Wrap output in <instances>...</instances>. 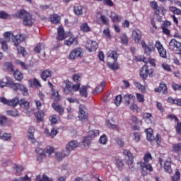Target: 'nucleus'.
I'll return each instance as SVG.
<instances>
[{
	"label": "nucleus",
	"instance_id": "f257e3e1",
	"mask_svg": "<svg viewBox=\"0 0 181 181\" xmlns=\"http://www.w3.org/2000/svg\"><path fill=\"white\" fill-rule=\"evenodd\" d=\"M141 47H143L144 54H147L149 56L152 52H155V47L157 49L158 54L160 57H162V59H166L167 54H166V49L165 47H163V45L162 43H160V41H156L155 44V47L153 46V44H150L149 45H146V42H145L144 40H142L141 42Z\"/></svg>",
	"mask_w": 181,
	"mask_h": 181
},
{
	"label": "nucleus",
	"instance_id": "f03ea898",
	"mask_svg": "<svg viewBox=\"0 0 181 181\" xmlns=\"http://www.w3.org/2000/svg\"><path fill=\"white\" fill-rule=\"evenodd\" d=\"M16 16L18 19H23L24 26H32L35 23V19H33L32 15L25 9L17 11Z\"/></svg>",
	"mask_w": 181,
	"mask_h": 181
},
{
	"label": "nucleus",
	"instance_id": "7ed1b4c3",
	"mask_svg": "<svg viewBox=\"0 0 181 181\" xmlns=\"http://www.w3.org/2000/svg\"><path fill=\"white\" fill-rule=\"evenodd\" d=\"M78 142L76 141H71L66 144V153L62 151V153H56V159L58 162H62L63 160V158H66L70 155L71 151H74L76 148L78 146Z\"/></svg>",
	"mask_w": 181,
	"mask_h": 181
},
{
	"label": "nucleus",
	"instance_id": "20e7f679",
	"mask_svg": "<svg viewBox=\"0 0 181 181\" xmlns=\"http://www.w3.org/2000/svg\"><path fill=\"white\" fill-rule=\"evenodd\" d=\"M35 152L37 153V161L39 162V163H41L43 159L46 158V153H48L49 156H50V155L54 152V148L47 146L46 147V150H44L40 147H37L35 149Z\"/></svg>",
	"mask_w": 181,
	"mask_h": 181
},
{
	"label": "nucleus",
	"instance_id": "39448f33",
	"mask_svg": "<svg viewBox=\"0 0 181 181\" xmlns=\"http://www.w3.org/2000/svg\"><path fill=\"white\" fill-rule=\"evenodd\" d=\"M65 84V87L64 88V93H66V94H70V93L77 92L80 90V87H81V84L80 83L73 84L71 81L69 80H65L64 81Z\"/></svg>",
	"mask_w": 181,
	"mask_h": 181
},
{
	"label": "nucleus",
	"instance_id": "423d86ee",
	"mask_svg": "<svg viewBox=\"0 0 181 181\" xmlns=\"http://www.w3.org/2000/svg\"><path fill=\"white\" fill-rule=\"evenodd\" d=\"M7 86H9L11 88H13L14 91H18L19 90L23 93V95H28V88L21 83H14L12 81H7Z\"/></svg>",
	"mask_w": 181,
	"mask_h": 181
},
{
	"label": "nucleus",
	"instance_id": "0eeeda50",
	"mask_svg": "<svg viewBox=\"0 0 181 181\" xmlns=\"http://www.w3.org/2000/svg\"><path fill=\"white\" fill-rule=\"evenodd\" d=\"M139 76L145 81L148 77H153V69H149L148 65L145 64L141 68Z\"/></svg>",
	"mask_w": 181,
	"mask_h": 181
},
{
	"label": "nucleus",
	"instance_id": "6e6552de",
	"mask_svg": "<svg viewBox=\"0 0 181 181\" xmlns=\"http://www.w3.org/2000/svg\"><path fill=\"white\" fill-rule=\"evenodd\" d=\"M78 118L82 122H86L88 119V112H87V107L86 105L81 104L79 105L78 109Z\"/></svg>",
	"mask_w": 181,
	"mask_h": 181
},
{
	"label": "nucleus",
	"instance_id": "1a4fd4ad",
	"mask_svg": "<svg viewBox=\"0 0 181 181\" xmlns=\"http://www.w3.org/2000/svg\"><path fill=\"white\" fill-rule=\"evenodd\" d=\"M78 57H83V49L80 47L74 49L68 56L69 60H76Z\"/></svg>",
	"mask_w": 181,
	"mask_h": 181
},
{
	"label": "nucleus",
	"instance_id": "9d476101",
	"mask_svg": "<svg viewBox=\"0 0 181 181\" xmlns=\"http://www.w3.org/2000/svg\"><path fill=\"white\" fill-rule=\"evenodd\" d=\"M0 100L1 103L6 105H8V107H16L18 104H19V98L16 97L11 100L6 99L5 97L0 98Z\"/></svg>",
	"mask_w": 181,
	"mask_h": 181
},
{
	"label": "nucleus",
	"instance_id": "9b49d317",
	"mask_svg": "<svg viewBox=\"0 0 181 181\" xmlns=\"http://www.w3.org/2000/svg\"><path fill=\"white\" fill-rule=\"evenodd\" d=\"M86 47L90 52H95L97 49H98V42L91 40H88L86 41Z\"/></svg>",
	"mask_w": 181,
	"mask_h": 181
},
{
	"label": "nucleus",
	"instance_id": "f8f14e48",
	"mask_svg": "<svg viewBox=\"0 0 181 181\" xmlns=\"http://www.w3.org/2000/svg\"><path fill=\"white\" fill-rule=\"evenodd\" d=\"M170 49L174 52H181V43L177 42L175 39H172L169 43Z\"/></svg>",
	"mask_w": 181,
	"mask_h": 181
},
{
	"label": "nucleus",
	"instance_id": "ddd939ff",
	"mask_svg": "<svg viewBox=\"0 0 181 181\" xmlns=\"http://www.w3.org/2000/svg\"><path fill=\"white\" fill-rule=\"evenodd\" d=\"M132 38L135 43H139L142 39V33L139 29L134 30L132 32Z\"/></svg>",
	"mask_w": 181,
	"mask_h": 181
},
{
	"label": "nucleus",
	"instance_id": "4468645a",
	"mask_svg": "<svg viewBox=\"0 0 181 181\" xmlns=\"http://www.w3.org/2000/svg\"><path fill=\"white\" fill-rule=\"evenodd\" d=\"M123 153L127 157L126 163L127 165H132V163H134V156L132 155V153L128 149H124Z\"/></svg>",
	"mask_w": 181,
	"mask_h": 181
},
{
	"label": "nucleus",
	"instance_id": "2eb2a0df",
	"mask_svg": "<svg viewBox=\"0 0 181 181\" xmlns=\"http://www.w3.org/2000/svg\"><path fill=\"white\" fill-rule=\"evenodd\" d=\"M52 107L56 112H58L59 115H63L64 114V107L62 105H57V103L54 102L52 104Z\"/></svg>",
	"mask_w": 181,
	"mask_h": 181
},
{
	"label": "nucleus",
	"instance_id": "dca6fc26",
	"mask_svg": "<svg viewBox=\"0 0 181 181\" xmlns=\"http://www.w3.org/2000/svg\"><path fill=\"white\" fill-rule=\"evenodd\" d=\"M23 40H25V37H23V35L22 34L13 36L12 38V42L14 43V46H19V43H21Z\"/></svg>",
	"mask_w": 181,
	"mask_h": 181
},
{
	"label": "nucleus",
	"instance_id": "f3484780",
	"mask_svg": "<svg viewBox=\"0 0 181 181\" xmlns=\"http://www.w3.org/2000/svg\"><path fill=\"white\" fill-rule=\"evenodd\" d=\"M124 101L125 105H129L131 103H134L135 101V95L132 94H127L124 96Z\"/></svg>",
	"mask_w": 181,
	"mask_h": 181
},
{
	"label": "nucleus",
	"instance_id": "a211bd4d",
	"mask_svg": "<svg viewBox=\"0 0 181 181\" xmlns=\"http://www.w3.org/2000/svg\"><path fill=\"white\" fill-rule=\"evenodd\" d=\"M146 134V139L148 142H153L155 141V136H153V130L152 128H148L145 130Z\"/></svg>",
	"mask_w": 181,
	"mask_h": 181
},
{
	"label": "nucleus",
	"instance_id": "6ab92c4d",
	"mask_svg": "<svg viewBox=\"0 0 181 181\" xmlns=\"http://www.w3.org/2000/svg\"><path fill=\"white\" fill-rule=\"evenodd\" d=\"M40 77L43 81H47L49 77H52V71L50 69H45L40 74Z\"/></svg>",
	"mask_w": 181,
	"mask_h": 181
},
{
	"label": "nucleus",
	"instance_id": "aec40b11",
	"mask_svg": "<svg viewBox=\"0 0 181 181\" xmlns=\"http://www.w3.org/2000/svg\"><path fill=\"white\" fill-rule=\"evenodd\" d=\"M57 33L58 35L57 37V40H64L66 37V34L64 33V28H63V27H58Z\"/></svg>",
	"mask_w": 181,
	"mask_h": 181
},
{
	"label": "nucleus",
	"instance_id": "412c9836",
	"mask_svg": "<svg viewBox=\"0 0 181 181\" xmlns=\"http://www.w3.org/2000/svg\"><path fill=\"white\" fill-rule=\"evenodd\" d=\"M163 169L165 173H168L169 175L172 174L173 172V170H172V163L169 160L165 161Z\"/></svg>",
	"mask_w": 181,
	"mask_h": 181
},
{
	"label": "nucleus",
	"instance_id": "4be33fe9",
	"mask_svg": "<svg viewBox=\"0 0 181 181\" xmlns=\"http://www.w3.org/2000/svg\"><path fill=\"white\" fill-rule=\"evenodd\" d=\"M150 6L153 10L155 15H156V16H159L160 15L159 8L160 7L158 5V3L155 1H153L150 2Z\"/></svg>",
	"mask_w": 181,
	"mask_h": 181
},
{
	"label": "nucleus",
	"instance_id": "5701e85b",
	"mask_svg": "<svg viewBox=\"0 0 181 181\" xmlns=\"http://www.w3.org/2000/svg\"><path fill=\"white\" fill-rule=\"evenodd\" d=\"M28 139L33 142V144H35L36 142V140L35 139V127H30L28 129Z\"/></svg>",
	"mask_w": 181,
	"mask_h": 181
},
{
	"label": "nucleus",
	"instance_id": "b1692460",
	"mask_svg": "<svg viewBox=\"0 0 181 181\" xmlns=\"http://www.w3.org/2000/svg\"><path fill=\"white\" fill-rule=\"evenodd\" d=\"M157 93L163 92V94H168V86L166 83H160L158 88L155 89Z\"/></svg>",
	"mask_w": 181,
	"mask_h": 181
},
{
	"label": "nucleus",
	"instance_id": "393cba45",
	"mask_svg": "<svg viewBox=\"0 0 181 181\" xmlns=\"http://www.w3.org/2000/svg\"><path fill=\"white\" fill-rule=\"evenodd\" d=\"M35 117L37 119V122H43V118H45V111L38 110L35 113Z\"/></svg>",
	"mask_w": 181,
	"mask_h": 181
},
{
	"label": "nucleus",
	"instance_id": "a878e982",
	"mask_svg": "<svg viewBox=\"0 0 181 181\" xmlns=\"http://www.w3.org/2000/svg\"><path fill=\"white\" fill-rule=\"evenodd\" d=\"M168 103L169 104H173L174 105H177L178 107H181V98H175L174 99L172 97H168L167 99Z\"/></svg>",
	"mask_w": 181,
	"mask_h": 181
},
{
	"label": "nucleus",
	"instance_id": "bb28decb",
	"mask_svg": "<svg viewBox=\"0 0 181 181\" xmlns=\"http://www.w3.org/2000/svg\"><path fill=\"white\" fill-rule=\"evenodd\" d=\"M13 77L17 81H22L23 80V74L19 69L13 71Z\"/></svg>",
	"mask_w": 181,
	"mask_h": 181
},
{
	"label": "nucleus",
	"instance_id": "cd10ccee",
	"mask_svg": "<svg viewBox=\"0 0 181 181\" xmlns=\"http://www.w3.org/2000/svg\"><path fill=\"white\" fill-rule=\"evenodd\" d=\"M52 99L54 100V103H59V101H62V95L59 94V91L53 90L52 93Z\"/></svg>",
	"mask_w": 181,
	"mask_h": 181
},
{
	"label": "nucleus",
	"instance_id": "c85d7f7f",
	"mask_svg": "<svg viewBox=\"0 0 181 181\" xmlns=\"http://www.w3.org/2000/svg\"><path fill=\"white\" fill-rule=\"evenodd\" d=\"M88 90V86H81V88H80L79 89L80 95H81V97H83L84 98H87V97L88 96V93H87Z\"/></svg>",
	"mask_w": 181,
	"mask_h": 181
},
{
	"label": "nucleus",
	"instance_id": "c756f323",
	"mask_svg": "<svg viewBox=\"0 0 181 181\" xmlns=\"http://www.w3.org/2000/svg\"><path fill=\"white\" fill-rule=\"evenodd\" d=\"M106 84L107 83L105 81H103L100 85L95 87V90L93 91V94H98V93H101V91L104 90V87H105Z\"/></svg>",
	"mask_w": 181,
	"mask_h": 181
},
{
	"label": "nucleus",
	"instance_id": "7c9ffc66",
	"mask_svg": "<svg viewBox=\"0 0 181 181\" xmlns=\"http://www.w3.org/2000/svg\"><path fill=\"white\" fill-rule=\"evenodd\" d=\"M50 21L55 25H59L60 23V20L62 19L58 14H52L49 17Z\"/></svg>",
	"mask_w": 181,
	"mask_h": 181
},
{
	"label": "nucleus",
	"instance_id": "2f4dec72",
	"mask_svg": "<svg viewBox=\"0 0 181 181\" xmlns=\"http://www.w3.org/2000/svg\"><path fill=\"white\" fill-rule=\"evenodd\" d=\"M110 18L114 23H115V22H120L122 19V17L115 13H111Z\"/></svg>",
	"mask_w": 181,
	"mask_h": 181
},
{
	"label": "nucleus",
	"instance_id": "473e14b6",
	"mask_svg": "<svg viewBox=\"0 0 181 181\" xmlns=\"http://www.w3.org/2000/svg\"><path fill=\"white\" fill-rule=\"evenodd\" d=\"M80 30L81 32L84 33H88V32H91V28L88 26V23H83L80 26Z\"/></svg>",
	"mask_w": 181,
	"mask_h": 181
},
{
	"label": "nucleus",
	"instance_id": "72a5a7b5",
	"mask_svg": "<svg viewBox=\"0 0 181 181\" xmlns=\"http://www.w3.org/2000/svg\"><path fill=\"white\" fill-rule=\"evenodd\" d=\"M74 12L77 16L83 15V6H74Z\"/></svg>",
	"mask_w": 181,
	"mask_h": 181
},
{
	"label": "nucleus",
	"instance_id": "f704fd0d",
	"mask_svg": "<svg viewBox=\"0 0 181 181\" xmlns=\"http://www.w3.org/2000/svg\"><path fill=\"white\" fill-rule=\"evenodd\" d=\"M141 168H144L146 170H148V172H153V168H152V165L151 164H148V163H140Z\"/></svg>",
	"mask_w": 181,
	"mask_h": 181
},
{
	"label": "nucleus",
	"instance_id": "c9c22d12",
	"mask_svg": "<svg viewBox=\"0 0 181 181\" xmlns=\"http://www.w3.org/2000/svg\"><path fill=\"white\" fill-rule=\"evenodd\" d=\"M4 69L6 71H13L14 66L11 62H6L4 64Z\"/></svg>",
	"mask_w": 181,
	"mask_h": 181
},
{
	"label": "nucleus",
	"instance_id": "e433bc0d",
	"mask_svg": "<svg viewBox=\"0 0 181 181\" xmlns=\"http://www.w3.org/2000/svg\"><path fill=\"white\" fill-rule=\"evenodd\" d=\"M119 39H120V43H122V45H124L125 46L128 45V36H127V34L122 33L120 35Z\"/></svg>",
	"mask_w": 181,
	"mask_h": 181
},
{
	"label": "nucleus",
	"instance_id": "4c0bfd02",
	"mask_svg": "<svg viewBox=\"0 0 181 181\" xmlns=\"http://www.w3.org/2000/svg\"><path fill=\"white\" fill-rule=\"evenodd\" d=\"M175 131L177 132L178 141H181V122L177 123V125L175 126Z\"/></svg>",
	"mask_w": 181,
	"mask_h": 181
},
{
	"label": "nucleus",
	"instance_id": "58836bf2",
	"mask_svg": "<svg viewBox=\"0 0 181 181\" xmlns=\"http://www.w3.org/2000/svg\"><path fill=\"white\" fill-rule=\"evenodd\" d=\"M107 54V57H111V59H113L115 62H117V59H118V54L117 53V51H109Z\"/></svg>",
	"mask_w": 181,
	"mask_h": 181
},
{
	"label": "nucleus",
	"instance_id": "ea45409f",
	"mask_svg": "<svg viewBox=\"0 0 181 181\" xmlns=\"http://www.w3.org/2000/svg\"><path fill=\"white\" fill-rule=\"evenodd\" d=\"M153 158L152 157V155L149 152H146V154L144 156V163H149L150 160H152Z\"/></svg>",
	"mask_w": 181,
	"mask_h": 181
},
{
	"label": "nucleus",
	"instance_id": "a19ab883",
	"mask_svg": "<svg viewBox=\"0 0 181 181\" xmlns=\"http://www.w3.org/2000/svg\"><path fill=\"white\" fill-rule=\"evenodd\" d=\"M92 139H93V137H91L90 136H87L84 137L83 140V145L85 146H90Z\"/></svg>",
	"mask_w": 181,
	"mask_h": 181
},
{
	"label": "nucleus",
	"instance_id": "79ce46f5",
	"mask_svg": "<svg viewBox=\"0 0 181 181\" xmlns=\"http://www.w3.org/2000/svg\"><path fill=\"white\" fill-rule=\"evenodd\" d=\"M0 43L1 45L3 52H8V44L6 43V40L4 38H0Z\"/></svg>",
	"mask_w": 181,
	"mask_h": 181
},
{
	"label": "nucleus",
	"instance_id": "37998d69",
	"mask_svg": "<svg viewBox=\"0 0 181 181\" xmlns=\"http://www.w3.org/2000/svg\"><path fill=\"white\" fill-rule=\"evenodd\" d=\"M7 115H10L11 117H19V112L16 109H13L12 110L6 111Z\"/></svg>",
	"mask_w": 181,
	"mask_h": 181
},
{
	"label": "nucleus",
	"instance_id": "c03bdc74",
	"mask_svg": "<svg viewBox=\"0 0 181 181\" xmlns=\"http://www.w3.org/2000/svg\"><path fill=\"white\" fill-rule=\"evenodd\" d=\"M20 105L25 108V110H29L30 103L28 100H25L24 99H21L20 100Z\"/></svg>",
	"mask_w": 181,
	"mask_h": 181
},
{
	"label": "nucleus",
	"instance_id": "a18cd8bd",
	"mask_svg": "<svg viewBox=\"0 0 181 181\" xmlns=\"http://www.w3.org/2000/svg\"><path fill=\"white\" fill-rule=\"evenodd\" d=\"M173 151L176 153L181 152V143L175 144L173 145Z\"/></svg>",
	"mask_w": 181,
	"mask_h": 181
},
{
	"label": "nucleus",
	"instance_id": "49530a36",
	"mask_svg": "<svg viewBox=\"0 0 181 181\" xmlns=\"http://www.w3.org/2000/svg\"><path fill=\"white\" fill-rule=\"evenodd\" d=\"M72 80L74 83H78L81 81V74H75L72 76Z\"/></svg>",
	"mask_w": 181,
	"mask_h": 181
},
{
	"label": "nucleus",
	"instance_id": "de8ad7c7",
	"mask_svg": "<svg viewBox=\"0 0 181 181\" xmlns=\"http://www.w3.org/2000/svg\"><path fill=\"white\" fill-rule=\"evenodd\" d=\"M172 181H179L180 180V170H177L175 175L171 177Z\"/></svg>",
	"mask_w": 181,
	"mask_h": 181
},
{
	"label": "nucleus",
	"instance_id": "09e8293b",
	"mask_svg": "<svg viewBox=\"0 0 181 181\" xmlns=\"http://www.w3.org/2000/svg\"><path fill=\"white\" fill-rule=\"evenodd\" d=\"M116 166L118 168L119 170H122V168H124V161L119 158H116Z\"/></svg>",
	"mask_w": 181,
	"mask_h": 181
},
{
	"label": "nucleus",
	"instance_id": "8fccbe9b",
	"mask_svg": "<svg viewBox=\"0 0 181 181\" xmlns=\"http://www.w3.org/2000/svg\"><path fill=\"white\" fill-rule=\"evenodd\" d=\"M100 20L101 21L102 23H103V25H106L107 26L110 25V19H108V18H107L105 16L101 15Z\"/></svg>",
	"mask_w": 181,
	"mask_h": 181
},
{
	"label": "nucleus",
	"instance_id": "3c124183",
	"mask_svg": "<svg viewBox=\"0 0 181 181\" xmlns=\"http://www.w3.org/2000/svg\"><path fill=\"white\" fill-rule=\"evenodd\" d=\"M169 11H170V12H173L174 15H181V10L175 6L169 7Z\"/></svg>",
	"mask_w": 181,
	"mask_h": 181
},
{
	"label": "nucleus",
	"instance_id": "603ef678",
	"mask_svg": "<svg viewBox=\"0 0 181 181\" xmlns=\"http://www.w3.org/2000/svg\"><path fill=\"white\" fill-rule=\"evenodd\" d=\"M17 50H18V52L20 54H22V56L23 57H25V56H26V54H28V52H26V49L23 47H21V46L18 47Z\"/></svg>",
	"mask_w": 181,
	"mask_h": 181
},
{
	"label": "nucleus",
	"instance_id": "864d4df0",
	"mask_svg": "<svg viewBox=\"0 0 181 181\" xmlns=\"http://www.w3.org/2000/svg\"><path fill=\"white\" fill-rule=\"evenodd\" d=\"M76 42V38L71 37L69 40H66L64 43L66 46H71Z\"/></svg>",
	"mask_w": 181,
	"mask_h": 181
},
{
	"label": "nucleus",
	"instance_id": "5fc2aeb1",
	"mask_svg": "<svg viewBox=\"0 0 181 181\" xmlns=\"http://www.w3.org/2000/svg\"><path fill=\"white\" fill-rule=\"evenodd\" d=\"M122 102V96L121 95H118L115 97V104L117 107H119L121 105V103Z\"/></svg>",
	"mask_w": 181,
	"mask_h": 181
},
{
	"label": "nucleus",
	"instance_id": "6e6d98bb",
	"mask_svg": "<svg viewBox=\"0 0 181 181\" xmlns=\"http://www.w3.org/2000/svg\"><path fill=\"white\" fill-rule=\"evenodd\" d=\"M58 119H60V117H59V116H57L56 115H53L52 116H51L49 117V121H50L51 124H57Z\"/></svg>",
	"mask_w": 181,
	"mask_h": 181
},
{
	"label": "nucleus",
	"instance_id": "4d7b16f0",
	"mask_svg": "<svg viewBox=\"0 0 181 181\" xmlns=\"http://www.w3.org/2000/svg\"><path fill=\"white\" fill-rule=\"evenodd\" d=\"M136 97L139 103H145V96L141 93H136Z\"/></svg>",
	"mask_w": 181,
	"mask_h": 181
},
{
	"label": "nucleus",
	"instance_id": "13d9d810",
	"mask_svg": "<svg viewBox=\"0 0 181 181\" xmlns=\"http://www.w3.org/2000/svg\"><path fill=\"white\" fill-rule=\"evenodd\" d=\"M0 19H11V15L5 11H0Z\"/></svg>",
	"mask_w": 181,
	"mask_h": 181
},
{
	"label": "nucleus",
	"instance_id": "bf43d9fd",
	"mask_svg": "<svg viewBox=\"0 0 181 181\" xmlns=\"http://www.w3.org/2000/svg\"><path fill=\"white\" fill-rule=\"evenodd\" d=\"M134 60L135 62H143L144 63H148V62H146V58L142 56H135Z\"/></svg>",
	"mask_w": 181,
	"mask_h": 181
},
{
	"label": "nucleus",
	"instance_id": "052dcab7",
	"mask_svg": "<svg viewBox=\"0 0 181 181\" xmlns=\"http://www.w3.org/2000/svg\"><path fill=\"white\" fill-rule=\"evenodd\" d=\"M107 67H109V69H111L112 70H118V69H119V66L117 64H111L110 62H107Z\"/></svg>",
	"mask_w": 181,
	"mask_h": 181
},
{
	"label": "nucleus",
	"instance_id": "680f3d73",
	"mask_svg": "<svg viewBox=\"0 0 181 181\" xmlns=\"http://www.w3.org/2000/svg\"><path fill=\"white\" fill-rule=\"evenodd\" d=\"M99 142L100 144H102V145H105V144L108 142V139L107 138V136L105 135L101 136L99 139Z\"/></svg>",
	"mask_w": 181,
	"mask_h": 181
},
{
	"label": "nucleus",
	"instance_id": "e2e57ef3",
	"mask_svg": "<svg viewBox=\"0 0 181 181\" xmlns=\"http://www.w3.org/2000/svg\"><path fill=\"white\" fill-rule=\"evenodd\" d=\"M134 84L135 87H136V88H138V90H141V91H144V90H145V87H144V86H142V84H141V83H139L136 81H134Z\"/></svg>",
	"mask_w": 181,
	"mask_h": 181
},
{
	"label": "nucleus",
	"instance_id": "0e129e2a",
	"mask_svg": "<svg viewBox=\"0 0 181 181\" xmlns=\"http://www.w3.org/2000/svg\"><path fill=\"white\" fill-rule=\"evenodd\" d=\"M172 88H173V90H174V91H177V90H178V91H181V84L179 85L176 83H173Z\"/></svg>",
	"mask_w": 181,
	"mask_h": 181
},
{
	"label": "nucleus",
	"instance_id": "69168bd1",
	"mask_svg": "<svg viewBox=\"0 0 181 181\" xmlns=\"http://www.w3.org/2000/svg\"><path fill=\"white\" fill-rule=\"evenodd\" d=\"M11 137L12 135L11 134L4 133L1 136V139H3V141H9V139H11Z\"/></svg>",
	"mask_w": 181,
	"mask_h": 181
},
{
	"label": "nucleus",
	"instance_id": "338daca9",
	"mask_svg": "<svg viewBox=\"0 0 181 181\" xmlns=\"http://www.w3.org/2000/svg\"><path fill=\"white\" fill-rule=\"evenodd\" d=\"M129 109L133 111V112H138V110H139V107H138V105L133 103L130 105Z\"/></svg>",
	"mask_w": 181,
	"mask_h": 181
},
{
	"label": "nucleus",
	"instance_id": "774afa93",
	"mask_svg": "<svg viewBox=\"0 0 181 181\" xmlns=\"http://www.w3.org/2000/svg\"><path fill=\"white\" fill-rule=\"evenodd\" d=\"M42 45L40 43H38L36 45L35 47L34 48V52H35V53H40V52H42Z\"/></svg>",
	"mask_w": 181,
	"mask_h": 181
}]
</instances>
